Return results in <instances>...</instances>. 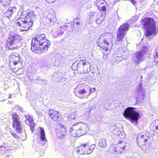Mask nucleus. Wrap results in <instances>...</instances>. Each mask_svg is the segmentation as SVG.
I'll use <instances>...</instances> for the list:
<instances>
[{
    "label": "nucleus",
    "instance_id": "f704fd0d",
    "mask_svg": "<svg viewBox=\"0 0 158 158\" xmlns=\"http://www.w3.org/2000/svg\"><path fill=\"white\" fill-rule=\"evenodd\" d=\"M130 1L133 4L134 6H136V3L135 1V0H130Z\"/></svg>",
    "mask_w": 158,
    "mask_h": 158
},
{
    "label": "nucleus",
    "instance_id": "bb28decb",
    "mask_svg": "<svg viewBox=\"0 0 158 158\" xmlns=\"http://www.w3.org/2000/svg\"><path fill=\"white\" fill-rule=\"evenodd\" d=\"M58 30L57 29H55L52 31V36L55 38L58 37Z\"/></svg>",
    "mask_w": 158,
    "mask_h": 158
},
{
    "label": "nucleus",
    "instance_id": "2eb2a0df",
    "mask_svg": "<svg viewBox=\"0 0 158 158\" xmlns=\"http://www.w3.org/2000/svg\"><path fill=\"white\" fill-rule=\"evenodd\" d=\"M25 117L26 118L25 123L30 127L32 133H33L34 130L33 128L35 125V123L33 122V119L30 115L28 114L26 115Z\"/></svg>",
    "mask_w": 158,
    "mask_h": 158
},
{
    "label": "nucleus",
    "instance_id": "dca6fc26",
    "mask_svg": "<svg viewBox=\"0 0 158 158\" xmlns=\"http://www.w3.org/2000/svg\"><path fill=\"white\" fill-rule=\"evenodd\" d=\"M49 114L51 118L56 121L58 120L60 116V114L59 113L52 110H49Z\"/></svg>",
    "mask_w": 158,
    "mask_h": 158
},
{
    "label": "nucleus",
    "instance_id": "7c9ffc66",
    "mask_svg": "<svg viewBox=\"0 0 158 158\" xmlns=\"http://www.w3.org/2000/svg\"><path fill=\"white\" fill-rule=\"evenodd\" d=\"M68 28V27L67 26H64L62 27L60 26V28L61 30L63 31L64 32V31L67 30Z\"/></svg>",
    "mask_w": 158,
    "mask_h": 158
},
{
    "label": "nucleus",
    "instance_id": "39448f33",
    "mask_svg": "<svg viewBox=\"0 0 158 158\" xmlns=\"http://www.w3.org/2000/svg\"><path fill=\"white\" fill-rule=\"evenodd\" d=\"M135 108L129 107L124 110L123 115L126 118L129 119L132 122H137L139 116V113L135 111Z\"/></svg>",
    "mask_w": 158,
    "mask_h": 158
},
{
    "label": "nucleus",
    "instance_id": "6ab92c4d",
    "mask_svg": "<svg viewBox=\"0 0 158 158\" xmlns=\"http://www.w3.org/2000/svg\"><path fill=\"white\" fill-rule=\"evenodd\" d=\"M149 138V134L147 132H144L139 134L137 136V140L138 141L139 139H143L145 142H147L148 138Z\"/></svg>",
    "mask_w": 158,
    "mask_h": 158
},
{
    "label": "nucleus",
    "instance_id": "f03ea898",
    "mask_svg": "<svg viewBox=\"0 0 158 158\" xmlns=\"http://www.w3.org/2000/svg\"><path fill=\"white\" fill-rule=\"evenodd\" d=\"M35 16L32 10L29 12H23L21 14L20 18L15 21V24L20 27L21 31H27L32 26L33 22L35 19Z\"/></svg>",
    "mask_w": 158,
    "mask_h": 158
},
{
    "label": "nucleus",
    "instance_id": "c85d7f7f",
    "mask_svg": "<svg viewBox=\"0 0 158 158\" xmlns=\"http://www.w3.org/2000/svg\"><path fill=\"white\" fill-rule=\"evenodd\" d=\"M98 8L100 10H102L104 11H105L106 10V6L104 5V4H102L101 6H100Z\"/></svg>",
    "mask_w": 158,
    "mask_h": 158
},
{
    "label": "nucleus",
    "instance_id": "c756f323",
    "mask_svg": "<svg viewBox=\"0 0 158 158\" xmlns=\"http://www.w3.org/2000/svg\"><path fill=\"white\" fill-rule=\"evenodd\" d=\"M58 30V37L60 36L61 35H63L64 33V32H63V31L61 30L60 29V27L57 29Z\"/></svg>",
    "mask_w": 158,
    "mask_h": 158
},
{
    "label": "nucleus",
    "instance_id": "4468645a",
    "mask_svg": "<svg viewBox=\"0 0 158 158\" xmlns=\"http://www.w3.org/2000/svg\"><path fill=\"white\" fill-rule=\"evenodd\" d=\"M91 93V89L90 88L89 92L86 90L85 89H79L77 92L75 94L79 98L81 99L87 98L90 94Z\"/></svg>",
    "mask_w": 158,
    "mask_h": 158
},
{
    "label": "nucleus",
    "instance_id": "b1692460",
    "mask_svg": "<svg viewBox=\"0 0 158 158\" xmlns=\"http://www.w3.org/2000/svg\"><path fill=\"white\" fill-rule=\"evenodd\" d=\"M40 22L45 25H47L51 22L49 19H48L46 16L44 17L41 19Z\"/></svg>",
    "mask_w": 158,
    "mask_h": 158
},
{
    "label": "nucleus",
    "instance_id": "a18cd8bd",
    "mask_svg": "<svg viewBox=\"0 0 158 158\" xmlns=\"http://www.w3.org/2000/svg\"><path fill=\"white\" fill-rule=\"evenodd\" d=\"M1 135L0 134V138L1 137Z\"/></svg>",
    "mask_w": 158,
    "mask_h": 158
},
{
    "label": "nucleus",
    "instance_id": "c9c22d12",
    "mask_svg": "<svg viewBox=\"0 0 158 158\" xmlns=\"http://www.w3.org/2000/svg\"><path fill=\"white\" fill-rule=\"evenodd\" d=\"M47 2L49 3H52L55 1V0H46Z\"/></svg>",
    "mask_w": 158,
    "mask_h": 158
},
{
    "label": "nucleus",
    "instance_id": "2f4dec72",
    "mask_svg": "<svg viewBox=\"0 0 158 158\" xmlns=\"http://www.w3.org/2000/svg\"><path fill=\"white\" fill-rule=\"evenodd\" d=\"M153 56L155 59L158 58V52L155 51L153 53Z\"/></svg>",
    "mask_w": 158,
    "mask_h": 158
},
{
    "label": "nucleus",
    "instance_id": "f3484780",
    "mask_svg": "<svg viewBox=\"0 0 158 158\" xmlns=\"http://www.w3.org/2000/svg\"><path fill=\"white\" fill-rule=\"evenodd\" d=\"M137 94L138 96H137V98H140L141 100L143 99L144 96L146 95L145 93L144 89L142 88L141 85H139L138 87L137 88Z\"/></svg>",
    "mask_w": 158,
    "mask_h": 158
},
{
    "label": "nucleus",
    "instance_id": "aec40b11",
    "mask_svg": "<svg viewBox=\"0 0 158 158\" xmlns=\"http://www.w3.org/2000/svg\"><path fill=\"white\" fill-rule=\"evenodd\" d=\"M15 9L16 8L15 7H10L8 9L5 13L4 16L6 17L9 18Z\"/></svg>",
    "mask_w": 158,
    "mask_h": 158
},
{
    "label": "nucleus",
    "instance_id": "f8f14e48",
    "mask_svg": "<svg viewBox=\"0 0 158 158\" xmlns=\"http://www.w3.org/2000/svg\"><path fill=\"white\" fill-rule=\"evenodd\" d=\"M20 57L19 54L17 52L12 53L10 57L9 64L11 65H21V63L20 61Z\"/></svg>",
    "mask_w": 158,
    "mask_h": 158
},
{
    "label": "nucleus",
    "instance_id": "393cba45",
    "mask_svg": "<svg viewBox=\"0 0 158 158\" xmlns=\"http://www.w3.org/2000/svg\"><path fill=\"white\" fill-rule=\"evenodd\" d=\"M98 15L101 17H99V18L96 20V23L97 24H100L104 19L105 15H103L101 13H99Z\"/></svg>",
    "mask_w": 158,
    "mask_h": 158
},
{
    "label": "nucleus",
    "instance_id": "a878e982",
    "mask_svg": "<svg viewBox=\"0 0 158 158\" xmlns=\"http://www.w3.org/2000/svg\"><path fill=\"white\" fill-rule=\"evenodd\" d=\"M105 2L103 0H97L94 2V4L97 6L98 8L102 4H104Z\"/></svg>",
    "mask_w": 158,
    "mask_h": 158
},
{
    "label": "nucleus",
    "instance_id": "423d86ee",
    "mask_svg": "<svg viewBox=\"0 0 158 158\" xmlns=\"http://www.w3.org/2000/svg\"><path fill=\"white\" fill-rule=\"evenodd\" d=\"M70 133L75 131L76 135L80 136L86 133L88 130L87 124L83 123H76L73 125L72 127L69 129Z\"/></svg>",
    "mask_w": 158,
    "mask_h": 158
},
{
    "label": "nucleus",
    "instance_id": "473e14b6",
    "mask_svg": "<svg viewBox=\"0 0 158 158\" xmlns=\"http://www.w3.org/2000/svg\"><path fill=\"white\" fill-rule=\"evenodd\" d=\"M10 133L14 138H16V139H18L19 138V137L18 135L16 133H14L11 132H10Z\"/></svg>",
    "mask_w": 158,
    "mask_h": 158
},
{
    "label": "nucleus",
    "instance_id": "412c9836",
    "mask_svg": "<svg viewBox=\"0 0 158 158\" xmlns=\"http://www.w3.org/2000/svg\"><path fill=\"white\" fill-rule=\"evenodd\" d=\"M59 133L62 136H64L65 135L66 129L65 127L62 124L59 125Z\"/></svg>",
    "mask_w": 158,
    "mask_h": 158
},
{
    "label": "nucleus",
    "instance_id": "e433bc0d",
    "mask_svg": "<svg viewBox=\"0 0 158 158\" xmlns=\"http://www.w3.org/2000/svg\"><path fill=\"white\" fill-rule=\"evenodd\" d=\"M135 18H136V19L135 20V21H137V19H138V17H137V16H134V17H133L132 18V19H135Z\"/></svg>",
    "mask_w": 158,
    "mask_h": 158
},
{
    "label": "nucleus",
    "instance_id": "58836bf2",
    "mask_svg": "<svg viewBox=\"0 0 158 158\" xmlns=\"http://www.w3.org/2000/svg\"><path fill=\"white\" fill-rule=\"evenodd\" d=\"M125 148H126V146H124L123 147H122V148L123 149V150H124Z\"/></svg>",
    "mask_w": 158,
    "mask_h": 158
},
{
    "label": "nucleus",
    "instance_id": "72a5a7b5",
    "mask_svg": "<svg viewBox=\"0 0 158 158\" xmlns=\"http://www.w3.org/2000/svg\"><path fill=\"white\" fill-rule=\"evenodd\" d=\"M102 49H104L106 51V52H107V51H109V50H110V47H106V46H105L104 48H102Z\"/></svg>",
    "mask_w": 158,
    "mask_h": 158
},
{
    "label": "nucleus",
    "instance_id": "5701e85b",
    "mask_svg": "<svg viewBox=\"0 0 158 158\" xmlns=\"http://www.w3.org/2000/svg\"><path fill=\"white\" fill-rule=\"evenodd\" d=\"M99 146L101 148H105L107 146L106 141L104 138H102L99 140L98 143Z\"/></svg>",
    "mask_w": 158,
    "mask_h": 158
},
{
    "label": "nucleus",
    "instance_id": "ea45409f",
    "mask_svg": "<svg viewBox=\"0 0 158 158\" xmlns=\"http://www.w3.org/2000/svg\"><path fill=\"white\" fill-rule=\"evenodd\" d=\"M97 15V13H94L92 16H94Z\"/></svg>",
    "mask_w": 158,
    "mask_h": 158
},
{
    "label": "nucleus",
    "instance_id": "49530a36",
    "mask_svg": "<svg viewBox=\"0 0 158 158\" xmlns=\"http://www.w3.org/2000/svg\"><path fill=\"white\" fill-rule=\"evenodd\" d=\"M75 118H73V119H75Z\"/></svg>",
    "mask_w": 158,
    "mask_h": 158
},
{
    "label": "nucleus",
    "instance_id": "ddd939ff",
    "mask_svg": "<svg viewBox=\"0 0 158 158\" xmlns=\"http://www.w3.org/2000/svg\"><path fill=\"white\" fill-rule=\"evenodd\" d=\"M85 60H78L73 63L72 65L73 69L78 70L81 73L84 72V65Z\"/></svg>",
    "mask_w": 158,
    "mask_h": 158
},
{
    "label": "nucleus",
    "instance_id": "20e7f679",
    "mask_svg": "<svg viewBox=\"0 0 158 158\" xmlns=\"http://www.w3.org/2000/svg\"><path fill=\"white\" fill-rule=\"evenodd\" d=\"M22 39V37L19 35L11 34L7 41V47L11 50L17 48L19 44L21 43Z\"/></svg>",
    "mask_w": 158,
    "mask_h": 158
},
{
    "label": "nucleus",
    "instance_id": "c03bdc74",
    "mask_svg": "<svg viewBox=\"0 0 158 158\" xmlns=\"http://www.w3.org/2000/svg\"><path fill=\"white\" fill-rule=\"evenodd\" d=\"M94 90H95V88H94Z\"/></svg>",
    "mask_w": 158,
    "mask_h": 158
},
{
    "label": "nucleus",
    "instance_id": "4be33fe9",
    "mask_svg": "<svg viewBox=\"0 0 158 158\" xmlns=\"http://www.w3.org/2000/svg\"><path fill=\"white\" fill-rule=\"evenodd\" d=\"M90 64L88 62H86L84 63V72L83 73H86L90 71Z\"/></svg>",
    "mask_w": 158,
    "mask_h": 158
},
{
    "label": "nucleus",
    "instance_id": "79ce46f5",
    "mask_svg": "<svg viewBox=\"0 0 158 158\" xmlns=\"http://www.w3.org/2000/svg\"><path fill=\"white\" fill-rule=\"evenodd\" d=\"M11 94H9V98H11Z\"/></svg>",
    "mask_w": 158,
    "mask_h": 158
},
{
    "label": "nucleus",
    "instance_id": "1a4fd4ad",
    "mask_svg": "<svg viewBox=\"0 0 158 158\" xmlns=\"http://www.w3.org/2000/svg\"><path fill=\"white\" fill-rule=\"evenodd\" d=\"M129 24L127 23H124L120 26L118 29L116 40L118 41H121L126 35L127 32L128 30Z\"/></svg>",
    "mask_w": 158,
    "mask_h": 158
},
{
    "label": "nucleus",
    "instance_id": "9b49d317",
    "mask_svg": "<svg viewBox=\"0 0 158 158\" xmlns=\"http://www.w3.org/2000/svg\"><path fill=\"white\" fill-rule=\"evenodd\" d=\"M13 120V126L15 129V131L19 133L22 132L21 122L20 121V117L17 114H14L12 115Z\"/></svg>",
    "mask_w": 158,
    "mask_h": 158
},
{
    "label": "nucleus",
    "instance_id": "6e6552de",
    "mask_svg": "<svg viewBox=\"0 0 158 158\" xmlns=\"http://www.w3.org/2000/svg\"><path fill=\"white\" fill-rule=\"evenodd\" d=\"M89 145L88 142L81 144L77 147V151L80 154H89L93 151L96 147L95 144Z\"/></svg>",
    "mask_w": 158,
    "mask_h": 158
},
{
    "label": "nucleus",
    "instance_id": "0eeeda50",
    "mask_svg": "<svg viewBox=\"0 0 158 158\" xmlns=\"http://www.w3.org/2000/svg\"><path fill=\"white\" fill-rule=\"evenodd\" d=\"M113 37V35L111 33H106L103 34L98 40L97 44L98 46L101 48H104L105 45L109 46V42L112 40Z\"/></svg>",
    "mask_w": 158,
    "mask_h": 158
},
{
    "label": "nucleus",
    "instance_id": "7ed1b4c3",
    "mask_svg": "<svg viewBox=\"0 0 158 158\" xmlns=\"http://www.w3.org/2000/svg\"><path fill=\"white\" fill-rule=\"evenodd\" d=\"M140 22L145 30L146 36H150L153 33L154 35L156 34V24L153 19L146 17L143 19Z\"/></svg>",
    "mask_w": 158,
    "mask_h": 158
},
{
    "label": "nucleus",
    "instance_id": "cd10ccee",
    "mask_svg": "<svg viewBox=\"0 0 158 158\" xmlns=\"http://www.w3.org/2000/svg\"><path fill=\"white\" fill-rule=\"evenodd\" d=\"M48 19H49L50 20V22L53 21H54V16L52 15V14L51 13H49L48 14V15L46 16Z\"/></svg>",
    "mask_w": 158,
    "mask_h": 158
},
{
    "label": "nucleus",
    "instance_id": "37998d69",
    "mask_svg": "<svg viewBox=\"0 0 158 158\" xmlns=\"http://www.w3.org/2000/svg\"><path fill=\"white\" fill-rule=\"evenodd\" d=\"M78 19V17H77V18H76V20H77Z\"/></svg>",
    "mask_w": 158,
    "mask_h": 158
},
{
    "label": "nucleus",
    "instance_id": "f257e3e1",
    "mask_svg": "<svg viewBox=\"0 0 158 158\" xmlns=\"http://www.w3.org/2000/svg\"><path fill=\"white\" fill-rule=\"evenodd\" d=\"M51 43V41L46 38L44 34H38L32 40L31 49L33 52L40 53L47 51Z\"/></svg>",
    "mask_w": 158,
    "mask_h": 158
},
{
    "label": "nucleus",
    "instance_id": "a211bd4d",
    "mask_svg": "<svg viewBox=\"0 0 158 158\" xmlns=\"http://www.w3.org/2000/svg\"><path fill=\"white\" fill-rule=\"evenodd\" d=\"M39 132L40 135V143L43 145H44L47 143V140L45 137V133L44 128L40 127Z\"/></svg>",
    "mask_w": 158,
    "mask_h": 158
},
{
    "label": "nucleus",
    "instance_id": "9d476101",
    "mask_svg": "<svg viewBox=\"0 0 158 158\" xmlns=\"http://www.w3.org/2000/svg\"><path fill=\"white\" fill-rule=\"evenodd\" d=\"M143 50L137 52L132 55V60L135 64H140L143 60V56L146 52L145 49H147V47L143 46Z\"/></svg>",
    "mask_w": 158,
    "mask_h": 158
},
{
    "label": "nucleus",
    "instance_id": "4c0bfd02",
    "mask_svg": "<svg viewBox=\"0 0 158 158\" xmlns=\"http://www.w3.org/2000/svg\"><path fill=\"white\" fill-rule=\"evenodd\" d=\"M76 24L77 25H79L80 24V23L78 22H76Z\"/></svg>",
    "mask_w": 158,
    "mask_h": 158
},
{
    "label": "nucleus",
    "instance_id": "a19ab883",
    "mask_svg": "<svg viewBox=\"0 0 158 158\" xmlns=\"http://www.w3.org/2000/svg\"><path fill=\"white\" fill-rule=\"evenodd\" d=\"M16 67H17L16 69L17 70H18L19 69H20V67H17V66H16Z\"/></svg>",
    "mask_w": 158,
    "mask_h": 158
}]
</instances>
